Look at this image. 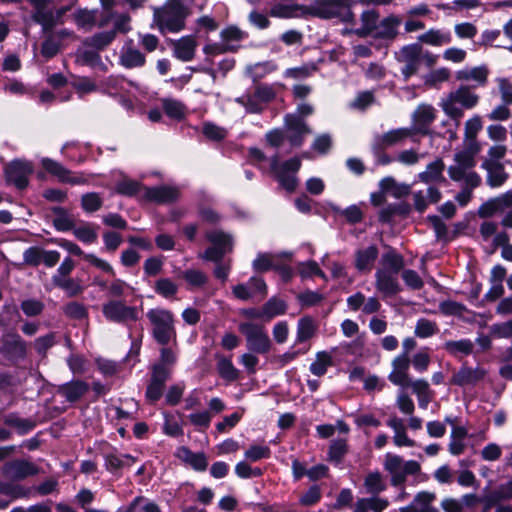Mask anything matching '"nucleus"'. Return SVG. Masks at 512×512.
<instances>
[{"label":"nucleus","instance_id":"2eb2a0df","mask_svg":"<svg viewBox=\"0 0 512 512\" xmlns=\"http://www.w3.org/2000/svg\"><path fill=\"white\" fill-rule=\"evenodd\" d=\"M392 370L388 375V380L401 388H407L411 384L409 376L410 359L406 353L397 355L391 363Z\"/></svg>","mask_w":512,"mask_h":512},{"label":"nucleus","instance_id":"3c124183","mask_svg":"<svg viewBox=\"0 0 512 512\" xmlns=\"http://www.w3.org/2000/svg\"><path fill=\"white\" fill-rule=\"evenodd\" d=\"M262 309L264 318L271 320L286 312V304L283 300L272 297L263 305Z\"/></svg>","mask_w":512,"mask_h":512},{"label":"nucleus","instance_id":"2f4dec72","mask_svg":"<svg viewBox=\"0 0 512 512\" xmlns=\"http://www.w3.org/2000/svg\"><path fill=\"white\" fill-rule=\"evenodd\" d=\"M317 331V324L310 316H304L298 320L295 344H303L313 338Z\"/></svg>","mask_w":512,"mask_h":512},{"label":"nucleus","instance_id":"393cba45","mask_svg":"<svg viewBox=\"0 0 512 512\" xmlns=\"http://www.w3.org/2000/svg\"><path fill=\"white\" fill-rule=\"evenodd\" d=\"M412 135V129L409 128L392 129L375 139V147L379 150H383L401 143Z\"/></svg>","mask_w":512,"mask_h":512},{"label":"nucleus","instance_id":"f3484780","mask_svg":"<svg viewBox=\"0 0 512 512\" xmlns=\"http://www.w3.org/2000/svg\"><path fill=\"white\" fill-rule=\"evenodd\" d=\"M233 295L242 301H247L260 295L261 298L267 294V286L260 277H251L247 283L238 284L232 289Z\"/></svg>","mask_w":512,"mask_h":512},{"label":"nucleus","instance_id":"ea45409f","mask_svg":"<svg viewBox=\"0 0 512 512\" xmlns=\"http://www.w3.org/2000/svg\"><path fill=\"white\" fill-rule=\"evenodd\" d=\"M169 376L159 374V372H151V379L146 390V397L150 401H157L163 394L165 382Z\"/></svg>","mask_w":512,"mask_h":512},{"label":"nucleus","instance_id":"e433bc0d","mask_svg":"<svg viewBox=\"0 0 512 512\" xmlns=\"http://www.w3.org/2000/svg\"><path fill=\"white\" fill-rule=\"evenodd\" d=\"M488 70L484 66L465 68L457 72L456 78L461 81L474 82L477 86H482L487 81Z\"/></svg>","mask_w":512,"mask_h":512},{"label":"nucleus","instance_id":"603ef678","mask_svg":"<svg viewBox=\"0 0 512 512\" xmlns=\"http://www.w3.org/2000/svg\"><path fill=\"white\" fill-rule=\"evenodd\" d=\"M33 18L37 23L42 25L44 30L52 29L58 24L57 19H55L56 17L54 12L47 9V6L35 9Z\"/></svg>","mask_w":512,"mask_h":512},{"label":"nucleus","instance_id":"79ce46f5","mask_svg":"<svg viewBox=\"0 0 512 512\" xmlns=\"http://www.w3.org/2000/svg\"><path fill=\"white\" fill-rule=\"evenodd\" d=\"M444 349L452 356L470 355L473 352L474 344L470 339L449 340L444 343Z\"/></svg>","mask_w":512,"mask_h":512},{"label":"nucleus","instance_id":"b1692460","mask_svg":"<svg viewBox=\"0 0 512 512\" xmlns=\"http://www.w3.org/2000/svg\"><path fill=\"white\" fill-rule=\"evenodd\" d=\"M400 24V17L396 15H389L382 20H379L373 37L384 40H394L398 35V28Z\"/></svg>","mask_w":512,"mask_h":512},{"label":"nucleus","instance_id":"13d9d810","mask_svg":"<svg viewBox=\"0 0 512 512\" xmlns=\"http://www.w3.org/2000/svg\"><path fill=\"white\" fill-rule=\"evenodd\" d=\"M154 289L162 297L171 298L177 293L178 286L169 278H161L156 281Z\"/></svg>","mask_w":512,"mask_h":512},{"label":"nucleus","instance_id":"dca6fc26","mask_svg":"<svg viewBox=\"0 0 512 512\" xmlns=\"http://www.w3.org/2000/svg\"><path fill=\"white\" fill-rule=\"evenodd\" d=\"M32 173V165L27 161L15 160L5 168L7 181L18 189H24L28 185V177Z\"/></svg>","mask_w":512,"mask_h":512},{"label":"nucleus","instance_id":"09e8293b","mask_svg":"<svg viewBox=\"0 0 512 512\" xmlns=\"http://www.w3.org/2000/svg\"><path fill=\"white\" fill-rule=\"evenodd\" d=\"M380 188L383 192L391 194L396 198H400L409 193L410 187L405 184H398L393 178L387 177L381 180Z\"/></svg>","mask_w":512,"mask_h":512},{"label":"nucleus","instance_id":"e2e57ef3","mask_svg":"<svg viewBox=\"0 0 512 512\" xmlns=\"http://www.w3.org/2000/svg\"><path fill=\"white\" fill-rule=\"evenodd\" d=\"M271 454L270 448L267 445L254 444L251 445L245 452L246 459L256 462L261 459L269 458Z\"/></svg>","mask_w":512,"mask_h":512},{"label":"nucleus","instance_id":"423d86ee","mask_svg":"<svg viewBox=\"0 0 512 512\" xmlns=\"http://www.w3.org/2000/svg\"><path fill=\"white\" fill-rule=\"evenodd\" d=\"M475 159L473 153L461 151L455 154L454 164L448 168L450 178L457 182H463L470 188L477 187L480 182V176L473 171Z\"/></svg>","mask_w":512,"mask_h":512},{"label":"nucleus","instance_id":"052dcab7","mask_svg":"<svg viewBox=\"0 0 512 512\" xmlns=\"http://www.w3.org/2000/svg\"><path fill=\"white\" fill-rule=\"evenodd\" d=\"M396 406L402 414L411 416L415 411L413 399L402 389L396 397Z\"/></svg>","mask_w":512,"mask_h":512},{"label":"nucleus","instance_id":"5701e85b","mask_svg":"<svg viewBox=\"0 0 512 512\" xmlns=\"http://www.w3.org/2000/svg\"><path fill=\"white\" fill-rule=\"evenodd\" d=\"M248 37V33L236 25H229L221 30L220 39L228 52H236L240 42Z\"/></svg>","mask_w":512,"mask_h":512},{"label":"nucleus","instance_id":"8fccbe9b","mask_svg":"<svg viewBox=\"0 0 512 512\" xmlns=\"http://www.w3.org/2000/svg\"><path fill=\"white\" fill-rule=\"evenodd\" d=\"M74 236L85 244H92L97 241L98 234L96 228L91 223H84L73 229Z\"/></svg>","mask_w":512,"mask_h":512},{"label":"nucleus","instance_id":"338daca9","mask_svg":"<svg viewBox=\"0 0 512 512\" xmlns=\"http://www.w3.org/2000/svg\"><path fill=\"white\" fill-rule=\"evenodd\" d=\"M61 46L62 44L52 34H49L42 44L41 54L45 58L50 59L57 55Z\"/></svg>","mask_w":512,"mask_h":512},{"label":"nucleus","instance_id":"6e6d98bb","mask_svg":"<svg viewBox=\"0 0 512 512\" xmlns=\"http://www.w3.org/2000/svg\"><path fill=\"white\" fill-rule=\"evenodd\" d=\"M133 462V457L127 454H109L105 458L106 467L110 471H115L124 466H130Z\"/></svg>","mask_w":512,"mask_h":512},{"label":"nucleus","instance_id":"f257e3e1","mask_svg":"<svg viewBox=\"0 0 512 512\" xmlns=\"http://www.w3.org/2000/svg\"><path fill=\"white\" fill-rule=\"evenodd\" d=\"M404 268V258L389 247L382 253L377 267L375 278V289L382 297H392L401 291V285L398 280V274Z\"/></svg>","mask_w":512,"mask_h":512},{"label":"nucleus","instance_id":"9d476101","mask_svg":"<svg viewBox=\"0 0 512 512\" xmlns=\"http://www.w3.org/2000/svg\"><path fill=\"white\" fill-rule=\"evenodd\" d=\"M275 98V91L269 85L256 87L253 93H245L235 99L237 103L245 107L248 113H260L265 104Z\"/></svg>","mask_w":512,"mask_h":512},{"label":"nucleus","instance_id":"c9c22d12","mask_svg":"<svg viewBox=\"0 0 512 512\" xmlns=\"http://www.w3.org/2000/svg\"><path fill=\"white\" fill-rule=\"evenodd\" d=\"M510 206H512V191H508L495 200L482 205L479 210V215L481 217H489L494 215L498 210Z\"/></svg>","mask_w":512,"mask_h":512},{"label":"nucleus","instance_id":"1a4fd4ad","mask_svg":"<svg viewBox=\"0 0 512 512\" xmlns=\"http://www.w3.org/2000/svg\"><path fill=\"white\" fill-rule=\"evenodd\" d=\"M206 237L212 246L207 248L202 254V258L219 262L226 253L233 249V239L230 234L220 230H213L206 234Z\"/></svg>","mask_w":512,"mask_h":512},{"label":"nucleus","instance_id":"6ab92c4d","mask_svg":"<svg viewBox=\"0 0 512 512\" xmlns=\"http://www.w3.org/2000/svg\"><path fill=\"white\" fill-rule=\"evenodd\" d=\"M286 136L292 146H301L305 135L311 131L301 117L288 114L285 117Z\"/></svg>","mask_w":512,"mask_h":512},{"label":"nucleus","instance_id":"49530a36","mask_svg":"<svg viewBox=\"0 0 512 512\" xmlns=\"http://www.w3.org/2000/svg\"><path fill=\"white\" fill-rule=\"evenodd\" d=\"M115 31H104L96 33L84 40V44L92 48L102 50L113 42L115 39Z\"/></svg>","mask_w":512,"mask_h":512},{"label":"nucleus","instance_id":"6e6552de","mask_svg":"<svg viewBox=\"0 0 512 512\" xmlns=\"http://www.w3.org/2000/svg\"><path fill=\"white\" fill-rule=\"evenodd\" d=\"M102 313L108 321L120 324L135 322L139 317L137 307L129 306L121 300H110L103 304Z\"/></svg>","mask_w":512,"mask_h":512},{"label":"nucleus","instance_id":"bb28decb","mask_svg":"<svg viewBox=\"0 0 512 512\" xmlns=\"http://www.w3.org/2000/svg\"><path fill=\"white\" fill-rule=\"evenodd\" d=\"M119 61L125 68H138L145 64V56L140 50L132 46V41H129L122 47Z\"/></svg>","mask_w":512,"mask_h":512},{"label":"nucleus","instance_id":"aec40b11","mask_svg":"<svg viewBox=\"0 0 512 512\" xmlns=\"http://www.w3.org/2000/svg\"><path fill=\"white\" fill-rule=\"evenodd\" d=\"M378 258L379 250L375 245L358 248L354 253V267L361 274L370 273Z\"/></svg>","mask_w":512,"mask_h":512},{"label":"nucleus","instance_id":"cd10ccee","mask_svg":"<svg viewBox=\"0 0 512 512\" xmlns=\"http://www.w3.org/2000/svg\"><path fill=\"white\" fill-rule=\"evenodd\" d=\"M176 362L177 353L172 348L163 346L160 349L159 360L151 366V372H159L170 377Z\"/></svg>","mask_w":512,"mask_h":512},{"label":"nucleus","instance_id":"0eeeda50","mask_svg":"<svg viewBox=\"0 0 512 512\" xmlns=\"http://www.w3.org/2000/svg\"><path fill=\"white\" fill-rule=\"evenodd\" d=\"M239 331L245 336L247 348L258 354H266L272 347L269 335L263 325L254 322H242Z\"/></svg>","mask_w":512,"mask_h":512},{"label":"nucleus","instance_id":"680f3d73","mask_svg":"<svg viewBox=\"0 0 512 512\" xmlns=\"http://www.w3.org/2000/svg\"><path fill=\"white\" fill-rule=\"evenodd\" d=\"M56 287L63 289L70 297L79 295L83 292V287L80 283L72 278L56 279L53 283Z\"/></svg>","mask_w":512,"mask_h":512},{"label":"nucleus","instance_id":"4c0bfd02","mask_svg":"<svg viewBox=\"0 0 512 512\" xmlns=\"http://www.w3.org/2000/svg\"><path fill=\"white\" fill-rule=\"evenodd\" d=\"M307 5H283L277 4L270 10V15L278 18H295L308 16L306 13Z\"/></svg>","mask_w":512,"mask_h":512},{"label":"nucleus","instance_id":"5fc2aeb1","mask_svg":"<svg viewBox=\"0 0 512 512\" xmlns=\"http://www.w3.org/2000/svg\"><path fill=\"white\" fill-rule=\"evenodd\" d=\"M75 61L79 65L96 66L101 64L100 55L88 49L80 48L75 53Z\"/></svg>","mask_w":512,"mask_h":512},{"label":"nucleus","instance_id":"f8f14e48","mask_svg":"<svg viewBox=\"0 0 512 512\" xmlns=\"http://www.w3.org/2000/svg\"><path fill=\"white\" fill-rule=\"evenodd\" d=\"M73 20L79 28L91 31L96 25L105 27L111 21V13H103L99 16L97 9L78 8L72 14Z\"/></svg>","mask_w":512,"mask_h":512},{"label":"nucleus","instance_id":"bf43d9fd","mask_svg":"<svg viewBox=\"0 0 512 512\" xmlns=\"http://www.w3.org/2000/svg\"><path fill=\"white\" fill-rule=\"evenodd\" d=\"M102 199L98 193L90 192L82 195L81 207L88 213H93L99 210L102 206Z\"/></svg>","mask_w":512,"mask_h":512},{"label":"nucleus","instance_id":"72a5a7b5","mask_svg":"<svg viewBox=\"0 0 512 512\" xmlns=\"http://www.w3.org/2000/svg\"><path fill=\"white\" fill-rule=\"evenodd\" d=\"M444 168V162L441 159H436L426 166L425 171L418 174V179L426 184L440 182L444 180Z\"/></svg>","mask_w":512,"mask_h":512},{"label":"nucleus","instance_id":"864d4df0","mask_svg":"<svg viewBox=\"0 0 512 512\" xmlns=\"http://www.w3.org/2000/svg\"><path fill=\"white\" fill-rule=\"evenodd\" d=\"M438 331L439 328L436 322L426 318H420L416 322L414 334L416 337L424 339L435 335Z\"/></svg>","mask_w":512,"mask_h":512},{"label":"nucleus","instance_id":"37998d69","mask_svg":"<svg viewBox=\"0 0 512 512\" xmlns=\"http://www.w3.org/2000/svg\"><path fill=\"white\" fill-rule=\"evenodd\" d=\"M487 171V183L491 187H499L508 178V174L505 172L503 164L501 165H482Z\"/></svg>","mask_w":512,"mask_h":512},{"label":"nucleus","instance_id":"58836bf2","mask_svg":"<svg viewBox=\"0 0 512 512\" xmlns=\"http://www.w3.org/2000/svg\"><path fill=\"white\" fill-rule=\"evenodd\" d=\"M88 384L83 381H72L59 387L58 392L68 401L74 402L88 391Z\"/></svg>","mask_w":512,"mask_h":512},{"label":"nucleus","instance_id":"473e14b6","mask_svg":"<svg viewBox=\"0 0 512 512\" xmlns=\"http://www.w3.org/2000/svg\"><path fill=\"white\" fill-rule=\"evenodd\" d=\"M177 456L197 471H205L207 468L208 462L204 453H195L187 447H180Z\"/></svg>","mask_w":512,"mask_h":512},{"label":"nucleus","instance_id":"ddd939ff","mask_svg":"<svg viewBox=\"0 0 512 512\" xmlns=\"http://www.w3.org/2000/svg\"><path fill=\"white\" fill-rule=\"evenodd\" d=\"M421 54L422 47L418 43L406 45L399 51L398 59L404 64L401 71L405 79H408L418 71Z\"/></svg>","mask_w":512,"mask_h":512},{"label":"nucleus","instance_id":"7c9ffc66","mask_svg":"<svg viewBox=\"0 0 512 512\" xmlns=\"http://www.w3.org/2000/svg\"><path fill=\"white\" fill-rule=\"evenodd\" d=\"M361 26L355 30L359 37L373 36L378 22L379 13L375 9H367L360 16Z\"/></svg>","mask_w":512,"mask_h":512},{"label":"nucleus","instance_id":"4be33fe9","mask_svg":"<svg viewBox=\"0 0 512 512\" xmlns=\"http://www.w3.org/2000/svg\"><path fill=\"white\" fill-rule=\"evenodd\" d=\"M37 467L26 460H13L4 464L3 475L11 480H22L37 474Z\"/></svg>","mask_w":512,"mask_h":512},{"label":"nucleus","instance_id":"4468645a","mask_svg":"<svg viewBox=\"0 0 512 512\" xmlns=\"http://www.w3.org/2000/svg\"><path fill=\"white\" fill-rule=\"evenodd\" d=\"M436 118V109L430 104H420L412 114V133L428 135L429 127Z\"/></svg>","mask_w":512,"mask_h":512},{"label":"nucleus","instance_id":"69168bd1","mask_svg":"<svg viewBox=\"0 0 512 512\" xmlns=\"http://www.w3.org/2000/svg\"><path fill=\"white\" fill-rule=\"evenodd\" d=\"M347 452V444L343 439H337L332 442L329 448V460L339 464Z\"/></svg>","mask_w":512,"mask_h":512},{"label":"nucleus","instance_id":"a878e982","mask_svg":"<svg viewBox=\"0 0 512 512\" xmlns=\"http://www.w3.org/2000/svg\"><path fill=\"white\" fill-rule=\"evenodd\" d=\"M197 42L194 36H184L173 42V55L183 61H191L195 56Z\"/></svg>","mask_w":512,"mask_h":512},{"label":"nucleus","instance_id":"774afa93","mask_svg":"<svg viewBox=\"0 0 512 512\" xmlns=\"http://www.w3.org/2000/svg\"><path fill=\"white\" fill-rule=\"evenodd\" d=\"M128 512H160V509L154 502L138 497L131 503Z\"/></svg>","mask_w":512,"mask_h":512},{"label":"nucleus","instance_id":"0e129e2a","mask_svg":"<svg viewBox=\"0 0 512 512\" xmlns=\"http://www.w3.org/2000/svg\"><path fill=\"white\" fill-rule=\"evenodd\" d=\"M389 505V501L385 498L372 497L359 500V507H366L372 512H383Z\"/></svg>","mask_w":512,"mask_h":512},{"label":"nucleus","instance_id":"a18cd8bd","mask_svg":"<svg viewBox=\"0 0 512 512\" xmlns=\"http://www.w3.org/2000/svg\"><path fill=\"white\" fill-rule=\"evenodd\" d=\"M144 188L138 181L129 179V178H123L121 181H119L115 186V192L132 197L137 195L138 193H141V195L144 192Z\"/></svg>","mask_w":512,"mask_h":512},{"label":"nucleus","instance_id":"de8ad7c7","mask_svg":"<svg viewBox=\"0 0 512 512\" xmlns=\"http://www.w3.org/2000/svg\"><path fill=\"white\" fill-rule=\"evenodd\" d=\"M332 365V357L326 351H320L316 354L314 362L310 365V371L313 375L321 377L326 372L329 366Z\"/></svg>","mask_w":512,"mask_h":512},{"label":"nucleus","instance_id":"c85d7f7f","mask_svg":"<svg viewBox=\"0 0 512 512\" xmlns=\"http://www.w3.org/2000/svg\"><path fill=\"white\" fill-rule=\"evenodd\" d=\"M403 459L402 457L387 453L384 459V469L391 475V483L398 486L403 483Z\"/></svg>","mask_w":512,"mask_h":512},{"label":"nucleus","instance_id":"4d7b16f0","mask_svg":"<svg viewBox=\"0 0 512 512\" xmlns=\"http://www.w3.org/2000/svg\"><path fill=\"white\" fill-rule=\"evenodd\" d=\"M506 152L507 147L503 144L491 146L482 165H501L500 161L505 157Z\"/></svg>","mask_w":512,"mask_h":512},{"label":"nucleus","instance_id":"9b49d317","mask_svg":"<svg viewBox=\"0 0 512 512\" xmlns=\"http://www.w3.org/2000/svg\"><path fill=\"white\" fill-rule=\"evenodd\" d=\"M41 165L46 172L55 176L60 182L71 185H82L89 182V175L83 172H72L60 162L51 158H42Z\"/></svg>","mask_w":512,"mask_h":512},{"label":"nucleus","instance_id":"f03ea898","mask_svg":"<svg viewBox=\"0 0 512 512\" xmlns=\"http://www.w3.org/2000/svg\"><path fill=\"white\" fill-rule=\"evenodd\" d=\"M189 14L184 0H167L162 7L154 9L153 20L160 32L177 33L185 27Z\"/></svg>","mask_w":512,"mask_h":512},{"label":"nucleus","instance_id":"c03bdc74","mask_svg":"<svg viewBox=\"0 0 512 512\" xmlns=\"http://www.w3.org/2000/svg\"><path fill=\"white\" fill-rule=\"evenodd\" d=\"M366 492L372 495H378L386 489V483L380 472H370L364 479Z\"/></svg>","mask_w":512,"mask_h":512},{"label":"nucleus","instance_id":"7ed1b4c3","mask_svg":"<svg viewBox=\"0 0 512 512\" xmlns=\"http://www.w3.org/2000/svg\"><path fill=\"white\" fill-rule=\"evenodd\" d=\"M146 317L151 324V335L158 344L166 346L176 341L175 320L170 310L153 308L147 311Z\"/></svg>","mask_w":512,"mask_h":512},{"label":"nucleus","instance_id":"39448f33","mask_svg":"<svg viewBox=\"0 0 512 512\" xmlns=\"http://www.w3.org/2000/svg\"><path fill=\"white\" fill-rule=\"evenodd\" d=\"M306 13L308 16L337 19L347 23L354 19L349 0H314L313 3L307 5Z\"/></svg>","mask_w":512,"mask_h":512},{"label":"nucleus","instance_id":"f704fd0d","mask_svg":"<svg viewBox=\"0 0 512 512\" xmlns=\"http://www.w3.org/2000/svg\"><path fill=\"white\" fill-rule=\"evenodd\" d=\"M409 387L417 396L419 407L426 409L433 398V391L430 389L429 383L424 379H416L411 382Z\"/></svg>","mask_w":512,"mask_h":512},{"label":"nucleus","instance_id":"412c9836","mask_svg":"<svg viewBox=\"0 0 512 512\" xmlns=\"http://www.w3.org/2000/svg\"><path fill=\"white\" fill-rule=\"evenodd\" d=\"M486 370L481 367H469L462 365L457 372H455L450 379L452 385L465 387L475 386L478 382L484 379Z\"/></svg>","mask_w":512,"mask_h":512},{"label":"nucleus","instance_id":"a211bd4d","mask_svg":"<svg viewBox=\"0 0 512 512\" xmlns=\"http://www.w3.org/2000/svg\"><path fill=\"white\" fill-rule=\"evenodd\" d=\"M180 189L176 186L161 185L156 187H145L142 198L159 204L175 202L180 197Z\"/></svg>","mask_w":512,"mask_h":512},{"label":"nucleus","instance_id":"c756f323","mask_svg":"<svg viewBox=\"0 0 512 512\" xmlns=\"http://www.w3.org/2000/svg\"><path fill=\"white\" fill-rule=\"evenodd\" d=\"M417 40L430 46H443L451 43L452 35L449 30L431 28L419 35Z\"/></svg>","mask_w":512,"mask_h":512},{"label":"nucleus","instance_id":"a19ab883","mask_svg":"<svg viewBox=\"0 0 512 512\" xmlns=\"http://www.w3.org/2000/svg\"><path fill=\"white\" fill-rule=\"evenodd\" d=\"M217 371L220 377L227 382H233L239 377V370L233 365L231 359L217 355Z\"/></svg>","mask_w":512,"mask_h":512},{"label":"nucleus","instance_id":"20e7f679","mask_svg":"<svg viewBox=\"0 0 512 512\" xmlns=\"http://www.w3.org/2000/svg\"><path fill=\"white\" fill-rule=\"evenodd\" d=\"M478 100L479 97L477 94L473 93L469 87L462 85L443 97L439 106L446 115L455 120V126L457 128L459 120L464 114L463 110L475 107Z\"/></svg>","mask_w":512,"mask_h":512}]
</instances>
